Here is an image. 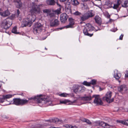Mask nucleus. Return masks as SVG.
<instances>
[{"instance_id": "f257e3e1", "label": "nucleus", "mask_w": 128, "mask_h": 128, "mask_svg": "<svg viewBox=\"0 0 128 128\" xmlns=\"http://www.w3.org/2000/svg\"><path fill=\"white\" fill-rule=\"evenodd\" d=\"M13 104L17 106H23L28 104V100L21 99L20 98H14L13 100Z\"/></svg>"}, {"instance_id": "f03ea898", "label": "nucleus", "mask_w": 128, "mask_h": 128, "mask_svg": "<svg viewBox=\"0 0 128 128\" xmlns=\"http://www.w3.org/2000/svg\"><path fill=\"white\" fill-rule=\"evenodd\" d=\"M12 24V20L8 18H7L2 21L0 26L2 28L7 30L9 28Z\"/></svg>"}, {"instance_id": "7ed1b4c3", "label": "nucleus", "mask_w": 128, "mask_h": 128, "mask_svg": "<svg viewBox=\"0 0 128 128\" xmlns=\"http://www.w3.org/2000/svg\"><path fill=\"white\" fill-rule=\"evenodd\" d=\"M28 100H33L37 101V102L39 103H40L42 102V101H46V102H48L46 99L44 98V96L42 95H40L35 96L34 97H32L28 98Z\"/></svg>"}, {"instance_id": "20e7f679", "label": "nucleus", "mask_w": 128, "mask_h": 128, "mask_svg": "<svg viewBox=\"0 0 128 128\" xmlns=\"http://www.w3.org/2000/svg\"><path fill=\"white\" fill-rule=\"evenodd\" d=\"M40 5H34L33 6L32 8L30 10V12L31 14H39L40 13Z\"/></svg>"}, {"instance_id": "39448f33", "label": "nucleus", "mask_w": 128, "mask_h": 128, "mask_svg": "<svg viewBox=\"0 0 128 128\" xmlns=\"http://www.w3.org/2000/svg\"><path fill=\"white\" fill-rule=\"evenodd\" d=\"M42 30V26L40 23L36 24L33 28V32L35 34L40 33Z\"/></svg>"}, {"instance_id": "423d86ee", "label": "nucleus", "mask_w": 128, "mask_h": 128, "mask_svg": "<svg viewBox=\"0 0 128 128\" xmlns=\"http://www.w3.org/2000/svg\"><path fill=\"white\" fill-rule=\"evenodd\" d=\"M112 96V92L109 91L106 93L105 96L104 98L106 100L108 103H110L114 101L113 98L110 99Z\"/></svg>"}, {"instance_id": "0eeeda50", "label": "nucleus", "mask_w": 128, "mask_h": 128, "mask_svg": "<svg viewBox=\"0 0 128 128\" xmlns=\"http://www.w3.org/2000/svg\"><path fill=\"white\" fill-rule=\"evenodd\" d=\"M92 98H94L95 99L94 102L95 104L98 105H102V103L99 95H94L92 96Z\"/></svg>"}, {"instance_id": "6e6552de", "label": "nucleus", "mask_w": 128, "mask_h": 128, "mask_svg": "<svg viewBox=\"0 0 128 128\" xmlns=\"http://www.w3.org/2000/svg\"><path fill=\"white\" fill-rule=\"evenodd\" d=\"M12 97V95L10 94H6L3 95L2 97L0 98V102L3 103L7 101V100Z\"/></svg>"}, {"instance_id": "1a4fd4ad", "label": "nucleus", "mask_w": 128, "mask_h": 128, "mask_svg": "<svg viewBox=\"0 0 128 128\" xmlns=\"http://www.w3.org/2000/svg\"><path fill=\"white\" fill-rule=\"evenodd\" d=\"M118 90L122 93H124L127 90V88L126 86L122 85L118 87Z\"/></svg>"}, {"instance_id": "9d476101", "label": "nucleus", "mask_w": 128, "mask_h": 128, "mask_svg": "<svg viewBox=\"0 0 128 128\" xmlns=\"http://www.w3.org/2000/svg\"><path fill=\"white\" fill-rule=\"evenodd\" d=\"M59 24V21L57 19L52 20L50 21V26L51 27L56 26Z\"/></svg>"}, {"instance_id": "9b49d317", "label": "nucleus", "mask_w": 128, "mask_h": 128, "mask_svg": "<svg viewBox=\"0 0 128 128\" xmlns=\"http://www.w3.org/2000/svg\"><path fill=\"white\" fill-rule=\"evenodd\" d=\"M36 18L35 15L32 14H28L27 16V19L28 21L30 22L31 23L34 22Z\"/></svg>"}, {"instance_id": "f8f14e48", "label": "nucleus", "mask_w": 128, "mask_h": 128, "mask_svg": "<svg viewBox=\"0 0 128 128\" xmlns=\"http://www.w3.org/2000/svg\"><path fill=\"white\" fill-rule=\"evenodd\" d=\"M68 20L69 21L68 24L66 26L64 27L66 28H73V26L74 24V20L72 18H70L68 19Z\"/></svg>"}, {"instance_id": "ddd939ff", "label": "nucleus", "mask_w": 128, "mask_h": 128, "mask_svg": "<svg viewBox=\"0 0 128 128\" xmlns=\"http://www.w3.org/2000/svg\"><path fill=\"white\" fill-rule=\"evenodd\" d=\"M68 18V16L66 13L62 14L60 15L61 21L63 23H65L66 21Z\"/></svg>"}, {"instance_id": "4468645a", "label": "nucleus", "mask_w": 128, "mask_h": 128, "mask_svg": "<svg viewBox=\"0 0 128 128\" xmlns=\"http://www.w3.org/2000/svg\"><path fill=\"white\" fill-rule=\"evenodd\" d=\"M121 76V74L118 70H116L114 71V77L116 79L118 80L120 78Z\"/></svg>"}, {"instance_id": "2eb2a0df", "label": "nucleus", "mask_w": 128, "mask_h": 128, "mask_svg": "<svg viewBox=\"0 0 128 128\" xmlns=\"http://www.w3.org/2000/svg\"><path fill=\"white\" fill-rule=\"evenodd\" d=\"M80 21L82 22L85 21L88 19L86 13L82 14L80 16Z\"/></svg>"}, {"instance_id": "dca6fc26", "label": "nucleus", "mask_w": 128, "mask_h": 128, "mask_svg": "<svg viewBox=\"0 0 128 128\" xmlns=\"http://www.w3.org/2000/svg\"><path fill=\"white\" fill-rule=\"evenodd\" d=\"M85 27L89 32L92 31L94 29V28L90 24H87Z\"/></svg>"}, {"instance_id": "f3484780", "label": "nucleus", "mask_w": 128, "mask_h": 128, "mask_svg": "<svg viewBox=\"0 0 128 128\" xmlns=\"http://www.w3.org/2000/svg\"><path fill=\"white\" fill-rule=\"evenodd\" d=\"M0 15L3 17H6L10 15V12L8 10H7L3 12H0Z\"/></svg>"}, {"instance_id": "a211bd4d", "label": "nucleus", "mask_w": 128, "mask_h": 128, "mask_svg": "<svg viewBox=\"0 0 128 128\" xmlns=\"http://www.w3.org/2000/svg\"><path fill=\"white\" fill-rule=\"evenodd\" d=\"M90 32L85 27L83 30V32L85 35H86L90 37H91L93 35V34H90Z\"/></svg>"}, {"instance_id": "6ab92c4d", "label": "nucleus", "mask_w": 128, "mask_h": 128, "mask_svg": "<svg viewBox=\"0 0 128 128\" xmlns=\"http://www.w3.org/2000/svg\"><path fill=\"white\" fill-rule=\"evenodd\" d=\"M94 19L96 23L100 25L101 24L102 20L99 16H96L94 18Z\"/></svg>"}, {"instance_id": "aec40b11", "label": "nucleus", "mask_w": 128, "mask_h": 128, "mask_svg": "<svg viewBox=\"0 0 128 128\" xmlns=\"http://www.w3.org/2000/svg\"><path fill=\"white\" fill-rule=\"evenodd\" d=\"M96 123L98 124L100 126L106 128V126L107 124L102 121H98L96 122Z\"/></svg>"}, {"instance_id": "412c9836", "label": "nucleus", "mask_w": 128, "mask_h": 128, "mask_svg": "<svg viewBox=\"0 0 128 128\" xmlns=\"http://www.w3.org/2000/svg\"><path fill=\"white\" fill-rule=\"evenodd\" d=\"M86 14L88 18L93 16L94 15V14L92 12V10L88 11Z\"/></svg>"}, {"instance_id": "4be33fe9", "label": "nucleus", "mask_w": 128, "mask_h": 128, "mask_svg": "<svg viewBox=\"0 0 128 128\" xmlns=\"http://www.w3.org/2000/svg\"><path fill=\"white\" fill-rule=\"evenodd\" d=\"M46 2L48 5L52 6L54 5L56 2L54 0H47Z\"/></svg>"}, {"instance_id": "5701e85b", "label": "nucleus", "mask_w": 128, "mask_h": 128, "mask_svg": "<svg viewBox=\"0 0 128 128\" xmlns=\"http://www.w3.org/2000/svg\"><path fill=\"white\" fill-rule=\"evenodd\" d=\"M16 2V7L18 8H20L22 7V3L20 0L15 1Z\"/></svg>"}, {"instance_id": "b1692460", "label": "nucleus", "mask_w": 128, "mask_h": 128, "mask_svg": "<svg viewBox=\"0 0 128 128\" xmlns=\"http://www.w3.org/2000/svg\"><path fill=\"white\" fill-rule=\"evenodd\" d=\"M92 97L90 96H84L82 97V99L85 101H89L92 100Z\"/></svg>"}, {"instance_id": "393cba45", "label": "nucleus", "mask_w": 128, "mask_h": 128, "mask_svg": "<svg viewBox=\"0 0 128 128\" xmlns=\"http://www.w3.org/2000/svg\"><path fill=\"white\" fill-rule=\"evenodd\" d=\"M112 3L111 2L108 1L106 2L105 6H106V8H108L112 7Z\"/></svg>"}, {"instance_id": "a878e982", "label": "nucleus", "mask_w": 128, "mask_h": 128, "mask_svg": "<svg viewBox=\"0 0 128 128\" xmlns=\"http://www.w3.org/2000/svg\"><path fill=\"white\" fill-rule=\"evenodd\" d=\"M120 5V2H119V0H117V4H114V6L113 7L112 6V8L114 9H117L118 7Z\"/></svg>"}, {"instance_id": "bb28decb", "label": "nucleus", "mask_w": 128, "mask_h": 128, "mask_svg": "<svg viewBox=\"0 0 128 128\" xmlns=\"http://www.w3.org/2000/svg\"><path fill=\"white\" fill-rule=\"evenodd\" d=\"M72 4L74 6H77L79 3L77 0H71Z\"/></svg>"}, {"instance_id": "cd10ccee", "label": "nucleus", "mask_w": 128, "mask_h": 128, "mask_svg": "<svg viewBox=\"0 0 128 128\" xmlns=\"http://www.w3.org/2000/svg\"><path fill=\"white\" fill-rule=\"evenodd\" d=\"M31 23L29 21H28L27 19V21H26L24 24H22V26L23 27H25L27 26H28L30 24H31Z\"/></svg>"}, {"instance_id": "c85d7f7f", "label": "nucleus", "mask_w": 128, "mask_h": 128, "mask_svg": "<svg viewBox=\"0 0 128 128\" xmlns=\"http://www.w3.org/2000/svg\"><path fill=\"white\" fill-rule=\"evenodd\" d=\"M17 27L16 26L14 27L12 30V32L16 34H18V32H17Z\"/></svg>"}, {"instance_id": "c756f323", "label": "nucleus", "mask_w": 128, "mask_h": 128, "mask_svg": "<svg viewBox=\"0 0 128 128\" xmlns=\"http://www.w3.org/2000/svg\"><path fill=\"white\" fill-rule=\"evenodd\" d=\"M78 87L79 86H75V88L74 89V92L76 94L79 93Z\"/></svg>"}, {"instance_id": "7c9ffc66", "label": "nucleus", "mask_w": 128, "mask_h": 128, "mask_svg": "<svg viewBox=\"0 0 128 128\" xmlns=\"http://www.w3.org/2000/svg\"><path fill=\"white\" fill-rule=\"evenodd\" d=\"M78 88L79 92H82L84 91L85 90V88L84 86L82 87L79 86Z\"/></svg>"}, {"instance_id": "2f4dec72", "label": "nucleus", "mask_w": 128, "mask_h": 128, "mask_svg": "<svg viewBox=\"0 0 128 128\" xmlns=\"http://www.w3.org/2000/svg\"><path fill=\"white\" fill-rule=\"evenodd\" d=\"M44 13L49 14L51 12V10L50 9H46L43 10Z\"/></svg>"}, {"instance_id": "473e14b6", "label": "nucleus", "mask_w": 128, "mask_h": 128, "mask_svg": "<svg viewBox=\"0 0 128 128\" xmlns=\"http://www.w3.org/2000/svg\"><path fill=\"white\" fill-rule=\"evenodd\" d=\"M82 84L83 85L87 86H90V82H88L86 81H84L82 83Z\"/></svg>"}, {"instance_id": "72a5a7b5", "label": "nucleus", "mask_w": 128, "mask_h": 128, "mask_svg": "<svg viewBox=\"0 0 128 128\" xmlns=\"http://www.w3.org/2000/svg\"><path fill=\"white\" fill-rule=\"evenodd\" d=\"M97 80L95 79H93L90 82V85L92 84V85H94L96 84Z\"/></svg>"}, {"instance_id": "f704fd0d", "label": "nucleus", "mask_w": 128, "mask_h": 128, "mask_svg": "<svg viewBox=\"0 0 128 128\" xmlns=\"http://www.w3.org/2000/svg\"><path fill=\"white\" fill-rule=\"evenodd\" d=\"M61 10V8H60L59 9L56 10L54 12H55V14H59L61 13L60 11Z\"/></svg>"}, {"instance_id": "c9c22d12", "label": "nucleus", "mask_w": 128, "mask_h": 128, "mask_svg": "<svg viewBox=\"0 0 128 128\" xmlns=\"http://www.w3.org/2000/svg\"><path fill=\"white\" fill-rule=\"evenodd\" d=\"M59 95L61 97H66L68 95L67 94L65 93H62L59 94Z\"/></svg>"}, {"instance_id": "e433bc0d", "label": "nucleus", "mask_w": 128, "mask_h": 128, "mask_svg": "<svg viewBox=\"0 0 128 128\" xmlns=\"http://www.w3.org/2000/svg\"><path fill=\"white\" fill-rule=\"evenodd\" d=\"M60 104H66L67 103L69 102V100H62L60 101Z\"/></svg>"}, {"instance_id": "4c0bfd02", "label": "nucleus", "mask_w": 128, "mask_h": 128, "mask_svg": "<svg viewBox=\"0 0 128 128\" xmlns=\"http://www.w3.org/2000/svg\"><path fill=\"white\" fill-rule=\"evenodd\" d=\"M15 16V14H12L10 16L8 17L7 18H9V19H10L12 20H14V19Z\"/></svg>"}, {"instance_id": "58836bf2", "label": "nucleus", "mask_w": 128, "mask_h": 128, "mask_svg": "<svg viewBox=\"0 0 128 128\" xmlns=\"http://www.w3.org/2000/svg\"><path fill=\"white\" fill-rule=\"evenodd\" d=\"M43 127L42 125L40 124H36L35 126V128H42Z\"/></svg>"}, {"instance_id": "ea45409f", "label": "nucleus", "mask_w": 128, "mask_h": 128, "mask_svg": "<svg viewBox=\"0 0 128 128\" xmlns=\"http://www.w3.org/2000/svg\"><path fill=\"white\" fill-rule=\"evenodd\" d=\"M48 15L50 16V17H53L55 16V14L54 12H50Z\"/></svg>"}, {"instance_id": "a19ab883", "label": "nucleus", "mask_w": 128, "mask_h": 128, "mask_svg": "<svg viewBox=\"0 0 128 128\" xmlns=\"http://www.w3.org/2000/svg\"><path fill=\"white\" fill-rule=\"evenodd\" d=\"M85 122H86L88 124H92V122L90 121L89 120L87 119H86Z\"/></svg>"}, {"instance_id": "79ce46f5", "label": "nucleus", "mask_w": 128, "mask_h": 128, "mask_svg": "<svg viewBox=\"0 0 128 128\" xmlns=\"http://www.w3.org/2000/svg\"><path fill=\"white\" fill-rule=\"evenodd\" d=\"M74 14L76 16L78 15H81V14H81L80 12H79L78 11L74 13Z\"/></svg>"}, {"instance_id": "37998d69", "label": "nucleus", "mask_w": 128, "mask_h": 128, "mask_svg": "<svg viewBox=\"0 0 128 128\" xmlns=\"http://www.w3.org/2000/svg\"><path fill=\"white\" fill-rule=\"evenodd\" d=\"M116 122H118L120 123L121 124H124V121H123L122 120H117Z\"/></svg>"}, {"instance_id": "c03bdc74", "label": "nucleus", "mask_w": 128, "mask_h": 128, "mask_svg": "<svg viewBox=\"0 0 128 128\" xmlns=\"http://www.w3.org/2000/svg\"><path fill=\"white\" fill-rule=\"evenodd\" d=\"M71 125L70 124H66L64 126L66 128H70Z\"/></svg>"}, {"instance_id": "a18cd8bd", "label": "nucleus", "mask_w": 128, "mask_h": 128, "mask_svg": "<svg viewBox=\"0 0 128 128\" xmlns=\"http://www.w3.org/2000/svg\"><path fill=\"white\" fill-rule=\"evenodd\" d=\"M86 119V118H80V120L82 121L85 122Z\"/></svg>"}, {"instance_id": "49530a36", "label": "nucleus", "mask_w": 128, "mask_h": 128, "mask_svg": "<svg viewBox=\"0 0 128 128\" xmlns=\"http://www.w3.org/2000/svg\"><path fill=\"white\" fill-rule=\"evenodd\" d=\"M125 78H128V70L126 71L125 73Z\"/></svg>"}, {"instance_id": "de8ad7c7", "label": "nucleus", "mask_w": 128, "mask_h": 128, "mask_svg": "<svg viewBox=\"0 0 128 128\" xmlns=\"http://www.w3.org/2000/svg\"><path fill=\"white\" fill-rule=\"evenodd\" d=\"M123 36L124 35L122 34L120 36L119 39L121 40H122Z\"/></svg>"}, {"instance_id": "09e8293b", "label": "nucleus", "mask_w": 128, "mask_h": 128, "mask_svg": "<svg viewBox=\"0 0 128 128\" xmlns=\"http://www.w3.org/2000/svg\"><path fill=\"white\" fill-rule=\"evenodd\" d=\"M128 126V120L124 121V124Z\"/></svg>"}, {"instance_id": "8fccbe9b", "label": "nucleus", "mask_w": 128, "mask_h": 128, "mask_svg": "<svg viewBox=\"0 0 128 128\" xmlns=\"http://www.w3.org/2000/svg\"><path fill=\"white\" fill-rule=\"evenodd\" d=\"M83 6L84 7H85V8H88V6L86 4H83Z\"/></svg>"}, {"instance_id": "3c124183", "label": "nucleus", "mask_w": 128, "mask_h": 128, "mask_svg": "<svg viewBox=\"0 0 128 128\" xmlns=\"http://www.w3.org/2000/svg\"><path fill=\"white\" fill-rule=\"evenodd\" d=\"M70 128H78L76 126H72L71 125Z\"/></svg>"}, {"instance_id": "603ef678", "label": "nucleus", "mask_w": 128, "mask_h": 128, "mask_svg": "<svg viewBox=\"0 0 128 128\" xmlns=\"http://www.w3.org/2000/svg\"><path fill=\"white\" fill-rule=\"evenodd\" d=\"M17 16H19V14H20V11L19 10V9L17 10Z\"/></svg>"}, {"instance_id": "864d4df0", "label": "nucleus", "mask_w": 128, "mask_h": 128, "mask_svg": "<svg viewBox=\"0 0 128 128\" xmlns=\"http://www.w3.org/2000/svg\"><path fill=\"white\" fill-rule=\"evenodd\" d=\"M110 15L108 13V14L107 15V18H110Z\"/></svg>"}, {"instance_id": "5fc2aeb1", "label": "nucleus", "mask_w": 128, "mask_h": 128, "mask_svg": "<svg viewBox=\"0 0 128 128\" xmlns=\"http://www.w3.org/2000/svg\"><path fill=\"white\" fill-rule=\"evenodd\" d=\"M60 0L61 2H64L66 0Z\"/></svg>"}, {"instance_id": "6e6d98bb", "label": "nucleus", "mask_w": 128, "mask_h": 128, "mask_svg": "<svg viewBox=\"0 0 128 128\" xmlns=\"http://www.w3.org/2000/svg\"><path fill=\"white\" fill-rule=\"evenodd\" d=\"M112 19H111L110 18V20H109V21L111 22H112Z\"/></svg>"}, {"instance_id": "4d7b16f0", "label": "nucleus", "mask_w": 128, "mask_h": 128, "mask_svg": "<svg viewBox=\"0 0 128 128\" xmlns=\"http://www.w3.org/2000/svg\"><path fill=\"white\" fill-rule=\"evenodd\" d=\"M54 128V127H52L51 126H50V127L49 128Z\"/></svg>"}, {"instance_id": "13d9d810", "label": "nucleus", "mask_w": 128, "mask_h": 128, "mask_svg": "<svg viewBox=\"0 0 128 128\" xmlns=\"http://www.w3.org/2000/svg\"><path fill=\"white\" fill-rule=\"evenodd\" d=\"M96 1H101V0H95Z\"/></svg>"}, {"instance_id": "bf43d9fd", "label": "nucleus", "mask_w": 128, "mask_h": 128, "mask_svg": "<svg viewBox=\"0 0 128 128\" xmlns=\"http://www.w3.org/2000/svg\"><path fill=\"white\" fill-rule=\"evenodd\" d=\"M100 90H101V88L100 87Z\"/></svg>"}, {"instance_id": "052dcab7", "label": "nucleus", "mask_w": 128, "mask_h": 128, "mask_svg": "<svg viewBox=\"0 0 128 128\" xmlns=\"http://www.w3.org/2000/svg\"><path fill=\"white\" fill-rule=\"evenodd\" d=\"M37 2H38V0H35Z\"/></svg>"}, {"instance_id": "680f3d73", "label": "nucleus", "mask_w": 128, "mask_h": 128, "mask_svg": "<svg viewBox=\"0 0 128 128\" xmlns=\"http://www.w3.org/2000/svg\"><path fill=\"white\" fill-rule=\"evenodd\" d=\"M45 49L46 50H47V49L46 48H45Z\"/></svg>"}, {"instance_id": "e2e57ef3", "label": "nucleus", "mask_w": 128, "mask_h": 128, "mask_svg": "<svg viewBox=\"0 0 128 128\" xmlns=\"http://www.w3.org/2000/svg\"><path fill=\"white\" fill-rule=\"evenodd\" d=\"M59 6H61L60 5V4L59 5Z\"/></svg>"}, {"instance_id": "0e129e2a", "label": "nucleus", "mask_w": 128, "mask_h": 128, "mask_svg": "<svg viewBox=\"0 0 128 128\" xmlns=\"http://www.w3.org/2000/svg\"><path fill=\"white\" fill-rule=\"evenodd\" d=\"M62 29V28H60V29Z\"/></svg>"}, {"instance_id": "69168bd1", "label": "nucleus", "mask_w": 128, "mask_h": 128, "mask_svg": "<svg viewBox=\"0 0 128 128\" xmlns=\"http://www.w3.org/2000/svg\"><path fill=\"white\" fill-rule=\"evenodd\" d=\"M0 87H1V86H0Z\"/></svg>"}]
</instances>
